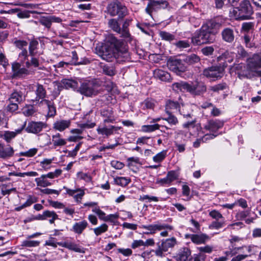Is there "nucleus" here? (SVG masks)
Instances as JSON below:
<instances>
[{
    "mask_svg": "<svg viewBox=\"0 0 261 261\" xmlns=\"http://www.w3.org/2000/svg\"><path fill=\"white\" fill-rule=\"evenodd\" d=\"M18 61L12 63V77L18 79L29 75L32 71V68L39 66V61L37 58L29 59L27 49H23L18 56Z\"/></svg>",
    "mask_w": 261,
    "mask_h": 261,
    "instance_id": "obj_1",
    "label": "nucleus"
},
{
    "mask_svg": "<svg viewBox=\"0 0 261 261\" xmlns=\"http://www.w3.org/2000/svg\"><path fill=\"white\" fill-rule=\"evenodd\" d=\"M108 42L115 48V61L120 63L130 59L128 46L122 40H118L115 36L111 35L109 37Z\"/></svg>",
    "mask_w": 261,
    "mask_h": 261,
    "instance_id": "obj_2",
    "label": "nucleus"
},
{
    "mask_svg": "<svg viewBox=\"0 0 261 261\" xmlns=\"http://www.w3.org/2000/svg\"><path fill=\"white\" fill-rule=\"evenodd\" d=\"M247 63L246 70H242L238 73L240 79H251L253 76L252 72H255L257 69L261 68V54H254L247 59Z\"/></svg>",
    "mask_w": 261,
    "mask_h": 261,
    "instance_id": "obj_3",
    "label": "nucleus"
},
{
    "mask_svg": "<svg viewBox=\"0 0 261 261\" xmlns=\"http://www.w3.org/2000/svg\"><path fill=\"white\" fill-rule=\"evenodd\" d=\"M192 42L194 45H200L203 44L211 43L215 40L214 33L201 28L196 31L192 37Z\"/></svg>",
    "mask_w": 261,
    "mask_h": 261,
    "instance_id": "obj_4",
    "label": "nucleus"
},
{
    "mask_svg": "<svg viewBox=\"0 0 261 261\" xmlns=\"http://www.w3.org/2000/svg\"><path fill=\"white\" fill-rule=\"evenodd\" d=\"M232 13L236 19L245 20L251 18L253 11L250 2L248 0H244L239 7L233 9Z\"/></svg>",
    "mask_w": 261,
    "mask_h": 261,
    "instance_id": "obj_5",
    "label": "nucleus"
},
{
    "mask_svg": "<svg viewBox=\"0 0 261 261\" xmlns=\"http://www.w3.org/2000/svg\"><path fill=\"white\" fill-rule=\"evenodd\" d=\"M107 12L112 17L118 16L119 19H122L127 15L128 10L120 2L115 1L108 5Z\"/></svg>",
    "mask_w": 261,
    "mask_h": 261,
    "instance_id": "obj_6",
    "label": "nucleus"
},
{
    "mask_svg": "<svg viewBox=\"0 0 261 261\" xmlns=\"http://www.w3.org/2000/svg\"><path fill=\"white\" fill-rule=\"evenodd\" d=\"M100 82L97 80L83 83V95L92 96L97 95L101 90Z\"/></svg>",
    "mask_w": 261,
    "mask_h": 261,
    "instance_id": "obj_7",
    "label": "nucleus"
},
{
    "mask_svg": "<svg viewBox=\"0 0 261 261\" xmlns=\"http://www.w3.org/2000/svg\"><path fill=\"white\" fill-rule=\"evenodd\" d=\"M224 68L221 66H212L205 69L203 71V74L206 77L215 81L220 79L223 75Z\"/></svg>",
    "mask_w": 261,
    "mask_h": 261,
    "instance_id": "obj_8",
    "label": "nucleus"
},
{
    "mask_svg": "<svg viewBox=\"0 0 261 261\" xmlns=\"http://www.w3.org/2000/svg\"><path fill=\"white\" fill-rule=\"evenodd\" d=\"M167 64L171 71L177 74L185 72L187 68L184 61L180 59H169L167 61Z\"/></svg>",
    "mask_w": 261,
    "mask_h": 261,
    "instance_id": "obj_9",
    "label": "nucleus"
},
{
    "mask_svg": "<svg viewBox=\"0 0 261 261\" xmlns=\"http://www.w3.org/2000/svg\"><path fill=\"white\" fill-rule=\"evenodd\" d=\"M115 48L107 45L102 46L98 51V54L103 59L108 62L115 61Z\"/></svg>",
    "mask_w": 261,
    "mask_h": 261,
    "instance_id": "obj_10",
    "label": "nucleus"
},
{
    "mask_svg": "<svg viewBox=\"0 0 261 261\" xmlns=\"http://www.w3.org/2000/svg\"><path fill=\"white\" fill-rule=\"evenodd\" d=\"M169 6V3L165 0L156 1L148 4L145 9V12L152 16L153 11H156L161 9H165Z\"/></svg>",
    "mask_w": 261,
    "mask_h": 261,
    "instance_id": "obj_11",
    "label": "nucleus"
},
{
    "mask_svg": "<svg viewBox=\"0 0 261 261\" xmlns=\"http://www.w3.org/2000/svg\"><path fill=\"white\" fill-rule=\"evenodd\" d=\"M206 86L201 82L190 84L189 92L193 95H201L206 91Z\"/></svg>",
    "mask_w": 261,
    "mask_h": 261,
    "instance_id": "obj_12",
    "label": "nucleus"
},
{
    "mask_svg": "<svg viewBox=\"0 0 261 261\" xmlns=\"http://www.w3.org/2000/svg\"><path fill=\"white\" fill-rule=\"evenodd\" d=\"M45 127V124L42 122L31 121L28 123L25 130L27 133L37 134Z\"/></svg>",
    "mask_w": 261,
    "mask_h": 261,
    "instance_id": "obj_13",
    "label": "nucleus"
},
{
    "mask_svg": "<svg viewBox=\"0 0 261 261\" xmlns=\"http://www.w3.org/2000/svg\"><path fill=\"white\" fill-rule=\"evenodd\" d=\"M224 125L223 121L219 120H209L204 125V128L212 132H216L222 128Z\"/></svg>",
    "mask_w": 261,
    "mask_h": 261,
    "instance_id": "obj_14",
    "label": "nucleus"
},
{
    "mask_svg": "<svg viewBox=\"0 0 261 261\" xmlns=\"http://www.w3.org/2000/svg\"><path fill=\"white\" fill-rule=\"evenodd\" d=\"M35 93L36 97L33 101L36 103L42 104L40 103V101L42 100H45L44 98L46 96V91L45 89L44 88L43 85L37 84L36 86V89L35 90Z\"/></svg>",
    "mask_w": 261,
    "mask_h": 261,
    "instance_id": "obj_15",
    "label": "nucleus"
},
{
    "mask_svg": "<svg viewBox=\"0 0 261 261\" xmlns=\"http://www.w3.org/2000/svg\"><path fill=\"white\" fill-rule=\"evenodd\" d=\"M100 114L102 117L105 118L103 123H113L115 121V118L114 116L113 109L111 108H107L101 110Z\"/></svg>",
    "mask_w": 261,
    "mask_h": 261,
    "instance_id": "obj_16",
    "label": "nucleus"
},
{
    "mask_svg": "<svg viewBox=\"0 0 261 261\" xmlns=\"http://www.w3.org/2000/svg\"><path fill=\"white\" fill-rule=\"evenodd\" d=\"M222 39L226 42L231 43L234 40V33L232 29L226 28L221 32Z\"/></svg>",
    "mask_w": 261,
    "mask_h": 261,
    "instance_id": "obj_17",
    "label": "nucleus"
},
{
    "mask_svg": "<svg viewBox=\"0 0 261 261\" xmlns=\"http://www.w3.org/2000/svg\"><path fill=\"white\" fill-rule=\"evenodd\" d=\"M120 128V127L115 126L113 125H110L108 127L105 125V124H104V125L102 127H98L97 129V131L99 134L106 135L107 137H108L113 134L114 131H117Z\"/></svg>",
    "mask_w": 261,
    "mask_h": 261,
    "instance_id": "obj_18",
    "label": "nucleus"
},
{
    "mask_svg": "<svg viewBox=\"0 0 261 261\" xmlns=\"http://www.w3.org/2000/svg\"><path fill=\"white\" fill-rule=\"evenodd\" d=\"M14 153V150L11 146L5 147L4 144L0 142V158H9L13 155Z\"/></svg>",
    "mask_w": 261,
    "mask_h": 261,
    "instance_id": "obj_19",
    "label": "nucleus"
},
{
    "mask_svg": "<svg viewBox=\"0 0 261 261\" xmlns=\"http://www.w3.org/2000/svg\"><path fill=\"white\" fill-rule=\"evenodd\" d=\"M191 250L187 247H184L180 249L176 256L177 261H190Z\"/></svg>",
    "mask_w": 261,
    "mask_h": 261,
    "instance_id": "obj_20",
    "label": "nucleus"
},
{
    "mask_svg": "<svg viewBox=\"0 0 261 261\" xmlns=\"http://www.w3.org/2000/svg\"><path fill=\"white\" fill-rule=\"evenodd\" d=\"M70 124V120L60 119L54 122L53 124V128L57 130L63 132L68 128Z\"/></svg>",
    "mask_w": 261,
    "mask_h": 261,
    "instance_id": "obj_21",
    "label": "nucleus"
},
{
    "mask_svg": "<svg viewBox=\"0 0 261 261\" xmlns=\"http://www.w3.org/2000/svg\"><path fill=\"white\" fill-rule=\"evenodd\" d=\"M17 12V16L20 18H28L30 17L31 12L28 10H24L22 11H19L18 9H12L8 10V11L5 10H1V14L8 13L13 14ZM32 13H34V12H31Z\"/></svg>",
    "mask_w": 261,
    "mask_h": 261,
    "instance_id": "obj_22",
    "label": "nucleus"
},
{
    "mask_svg": "<svg viewBox=\"0 0 261 261\" xmlns=\"http://www.w3.org/2000/svg\"><path fill=\"white\" fill-rule=\"evenodd\" d=\"M189 87L190 84L183 81L174 83L172 85L173 90L177 92L185 91L189 92Z\"/></svg>",
    "mask_w": 261,
    "mask_h": 261,
    "instance_id": "obj_23",
    "label": "nucleus"
},
{
    "mask_svg": "<svg viewBox=\"0 0 261 261\" xmlns=\"http://www.w3.org/2000/svg\"><path fill=\"white\" fill-rule=\"evenodd\" d=\"M64 189H66V193L71 196H72L74 200L80 203L82 201V190L80 188H75L74 189H69L65 187Z\"/></svg>",
    "mask_w": 261,
    "mask_h": 261,
    "instance_id": "obj_24",
    "label": "nucleus"
},
{
    "mask_svg": "<svg viewBox=\"0 0 261 261\" xmlns=\"http://www.w3.org/2000/svg\"><path fill=\"white\" fill-rule=\"evenodd\" d=\"M220 26V24L217 22L215 20L211 19L208 20L202 25V28L207 31L212 32V33H214V35L216 33L215 30Z\"/></svg>",
    "mask_w": 261,
    "mask_h": 261,
    "instance_id": "obj_25",
    "label": "nucleus"
},
{
    "mask_svg": "<svg viewBox=\"0 0 261 261\" xmlns=\"http://www.w3.org/2000/svg\"><path fill=\"white\" fill-rule=\"evenodd\" d=\"M24 124H25V123ZM24 125H23L21 128L16 129L15 131H5L3 135L4 139L7 143L10 142L17 135L21 133L24 128Z\"/></svg>",
    "mask_w": 261,
    "mask_h": 261,
    "instance_id": "obj_26",
    "label": "nucleus"
},
{
    "mask_svg": "<svg viewBox=\"0 0 261 261\" xmlns=\"http://www.w3.org/2000/svg\"><path fill=\"white\" fill-rule=\"evenodd\" d=\"M154 75L160 80L164 82H171V78L169 73L161 69H156L154 71Z\"/></svg>",
    "mask_w": 261,
    "mask_h": 261,
    "instance_id": "obj_27",
    "label": "nucleus"
},
{
    "mask_svg": "<svg viewBox=\"0 0 261 261\" xmlns=\"http://www.w3.org/2000/svg\"><path fill=\"white\" fill-rule=\"evenodd\" d=\"M61 87L65 89L72 88L75 90L77 88L78 83L76 81L71 79H62L60 83Z\"/></svg>",
    "mask_w": 261,
    "mask_h": 261,
    "instance_id": "obj_28",
    "label": "nucleus"
},
{
    "mask_svg": "<svg viewBox=\"0 0 261 261\" xmlns=\"http://www.w3.org/2000/svg\"><path fill=\"white\" fill-rule=\"evenodd\" d=\"M178 112L186 120L192 119L193 116L192 110L189 106L182 105L179 108Z\"/></svg>",
    "mask_w": 261,
    "mask_h": 261,
    "instance_id": "obj_29",
    "label": "nucleus"
},
{
    "mask_svg": "<svg viewBox=\"0 0 261 261\" xmlns=\"http://www.w3.org/2000/svg\"><path fill=\"white\" fill-rule=\"evenodd\" d=\"M190 239L193 243L200 244L204 243L206 240L208 239V237L204 233L201 234H192V235H190Z\"/></svg>",
    "mask_w": 261,
    "mask_h": 261,
    "instance_id": "obj_30",
    "label": "nucleus"
},
{
    "mask_svg": "<svg viewBox=\"0 0 261 261\" xmlns=\"http://www.w3.org/2000/svg\"><path fill=\"white\" fill-rule=\"evenodd\" d=\"M24 100L21 92L14 91L13 92L9 98L10 102H15L19 104Z\"/></svg>",
    "mask_w": 261,
    "mask_h": 261,
    "instance_id": "obj_31",
    "label": "nucleus"
},
{
    "mask_svg": "<svg viewBox=\"0 0 261 261\" xmlns=\"http://www.w3.org/2000/svg\"><path fill=\"white\" fill-rule=\"evenodd\" d=\"M167 251L169 249L172 248L176 244V240L175 238L172 237L170 239L162 240L161 242Z\"/></svg>",
    "mask_w": 261,
    "mask_h": 261,
    "instance_id": "obj_32",
    "label": "nucleus"
},
{
    "mask_svg": "<svg viewBox=\"0 0 261 261\" xmlns=\"http://www.w3.org/2000/svg\"><path fill=\"white\" fill-rule=\"evenodd\" d=\"M141 228L146 229L149 231V232H144L145 234L154 233L156 230H161L163 229V227L161 226L160 225H142L140 226Z\"/></svg>",
    "mask_w": 261,
    "mask_h": 261,
    "instance_id": "obj_33",
    "label": "nucleus"
},
{
    "mask_svg": "<svg viewBox=\"0 0 261 261\" xmlns=\"http://www.w3.org/2000/svg\"><path fill=\"white\" fill-rule=\"evenodd\" d=\"M40 103H44L48 107V116L53 117L56 114V109L54 106L53 102L48 100H42L40 101Z\"/></svg>",
    "mask_w": 261,
    "mask_h": 261,
    "instance_id": "obj_34",
    "label": "nucleus"
},
{
    "mask_svg": "<svg viewBox=\"0 0 261 261\" xmlns=\"http://www.w3.org/2000/svg\"><path fill=\"white\" fill-rule=\"evenodd\" d=\"M108 24L109 27L114 31L118 33H121V28L117 19L114 18L110 19L109 20Z\"/></svg>",
    "mask_w": 261,
    "mask_h": 261,
    "instance_id": "obj_35",
    "label": "nucleus"
},
{
    "mask_svg": "<svg viewBox=\"0 0 261 261\" xmlns=\"http://www.w3.org/2000/svg\"><path fill=\"white\" fill-rule=\"evenodd\" d=\"M53 142L54 146H61L66 143L65 140L61 138V135L59 133L53 136Z\"/></svg>",
    "mask_w": 261,
    "mask_h": 261,
    "instance_id": "obj_36",
    "label": "nucleus"
},
{
    "mask_svg": "<svg viewBox=\"0 0 261 261\" xmlns=\"http://www.w3.org/2000/svg\"><path fill=\"white\" fill-rule=\"evenodd\" d=\"M46 178H47L42 174L40 177L36 178L35 181L38 186L46 187L51 185V182L48 181Z\"/></svg>",
    "mask_w": 261,
    "mask_h": 261,
    "instance_id": "obj_37",
    "label": "nucleus"
},
{
    "mask_svg": "<svg viewBox=\"0 0 261 261\" xmlns=\"http://www.w3.org/2000/svg\"><path fill=\"white\" fill-rule=\"evenodd\" d=\"M157 248L155 250H152L154 252L155 255L159 257L162 258L165 256L164 253L167 252L164 246L161 242L156 243Z\"/></svg>",
    "mask_w": 261,
    "mask_h": 261,
    "instance_id": "obj_38",
    "label": "nucleus"
},
{
    "mask_svg": "<svg viewBox=\"0 0 261 261\" xmlns=\"http://www.w3.org/2000/svg\"><path fill=\"white\" fill-rule=\"evenodd\" d=\"M180 107V106L177 101H174L173 100L169 99L167 100L166 103L165 111L166 112H167V111H170V110L174 109H178V110Z\"/></svg>",
    "mask_w": 261,
    "mask_h": 261,
    "instance_id": "obj_39",
    "label": "nucleus"
},
{
    "mask_svg": "<svg viewBox=\"0 0 261 261\" xmlns=\"http://www.w3.org/2000/svg\"><path fill=\"white\" fill-rule=\"evenodd\" d=\"M167 117L163 118V120L167 121L170 125H175L178 123L177 117L173 115L170 111H167Z\"/></svg>",
    "mask_w": 261,
    "mask_h": 261,
    "instance_id": "obj_40",
    "label": "nucleus"
},
{
    "mask_svg": "<svg viewBox=\"0 0 261 261\" xmlns=\"http://www.w3.org/2000/svg\"><path fill=\"white\" fill-rule=\"evenodd\" d=\"M38 44V42L37 40H32L30 42L29 47V54L28 55L31 56V58H36L35 57L36 55L35 50L37 49Z\"/></svg>",
    "mask_w": 261,
    "mask_h": 261,
    "instance_id": "obj_41",
    "label": "nucleus"
},
{
    "mask_svg": "<svg viewBox=\"0 0 261 261\" xmlns=\"http://www.w3.org/2000/svg\"><path fill=\"white\" fill-rule=\"evenodd\" d=\"M200 60V58L197 55L192 54L187 56L184 61L185 63H186L189 64H193L199 62Z\"/></svg>",
    "mask_w": 261,
    "mask_h": 261,
    "instance_id": "obj_42",
    "label": "nucleus"
},
{
    "mask_svg": "<svg viewBox=\"0 0 261 261\" xmlns=\"http://www.w3.org/2000/svg\"><path fill=\"white\" fill-rule=\"evenodd\" d=\"M71 133L73 134L68 138V141L70 142H76L81 139V131L79 129H73L71 130Z\"/></svg>",
    "mask_w": 261,
    "mask_h": 261,
    "instance_id": "obj_43",
    "label": "nucleus"
},
{
    "mask_svg": "<svg viewBox=\"0 0 261 261\" xmlns=\"http://www.w3.org/2000/svg\"><path fill=\"white\" fill-rule=\"evenodd\" d=\"M160 37L162 40L171 42L175 39V35L166 31H160Z\"/></svg>",
    "mask_w": 261,
    "mask_h": 261,
    "instance_id": "obj_44",
    "label": "nucleus"
},
{
    "mask_svg": "<svg viewBox=\"0 0 261 261\" xmlns=\"http://www.w3.org/2000/svg\"><path fill=\"white\" fill-rule=\"evenodd\" d=\"M234 54L231 52H229L228 50L225 51L218 58L219 60H225L229 63H231L233 61Z\"/></svg>",
    "mask_w": 261,
    "mask_h": 261,
    "instance_id": "obj_45",
    "label": "nucleus"
},
{
    "mask_svg": "<svg viewBox=\"0 0 261 261\" xmlns=\"http://www.w3.org/2000/svg\"><path fill=\"white\" fill-rule=\"evenodd\" d=\"M115 182L122 187L126 186L130 181V179L124 177H117L114 179Z\"/></svg>",
    "mask_w": 261,
    "mask_h": 261,
    "instance_id": "obj_46",
    "label": "nucleus"
},
{
    "mask_svg": "<svg viewBox=\"0 0 261 261\" xmlns=\"http://www.w3.org/2000/svg\"><path fill=\"white\" fill-rule=\"evenodd\" d=\"M160 128V125L154 124L152 125H144L142 127V129L144 132H152Z\"/></svg>",
    "mask_w": 261,
    "mask_h": 261,
    "instance_id": "obj_47",
    "label": "nucleus"
},
{
    "mask_svg": "<svg viewBox=\"0 0 261 261\" xmlns=\"http://www.w3.org/2000/svg\"><path fill=\"white\" fill-rule=\"evenodd\" d=\"M225 224L224 221L215 220L213 221L209 225V228L211 229H218L223 227Z\"/></svg>",
    "mask_w": 261,
    "mask_h": 261,
    "instance_id": "obj_48",
    "label": "nucleus"
},
{
    "mask_svg": "<svg viewBox=\"0 0 261 261\" xmlns=\"http://www.w3.org/2000/svg\"><path fill=\"white\" fill-rule=\"evenodd\" d=\"M40 242L38 241L24 240L22 241L21 246L27 247H37L39 245Z\"/></svg>",
    "mask_w": 261,
    "mask_h": 261,
    "instance_id": "obj_49",
    "label": "nucleus"
},
{
    "mask_svg": "<svg viewBox=\"0 0 261 261\" xmlns=\"http://www.w3.org/2000/svg\"><path fill=\"white\" fill-rule=\"evenodd\" d=\"M64 246L68 248L69 249L73 250L76 252H81V248L80 246L72 242H65Z\"/></svg>",
    "mask_w": 261,
    "mask_h": 261,
    "instance_id": "obj_50",
    "label": "nucleus"
},
{
    "mask_svg": "<svg viewBox=\"0 0 261 261\" xmlns=\"http://www.w3.org/2000/svg\"><path fill=\"white\" fill-rule=\"evenodd\" d=\"M108 226L106 224H102L100 226L95 228L94 229V232L95 234L98 236L103 232L107 231Z\"/></svg>",
    "mask_w": 261,
    "mask_h": 261,
    "instance_id": "obj_51",
    "label": "nucleus"
},
{
    "mask_svg": "<svg viewBox=\"0 0 261 261\" xmlns=\"http://www.w3.org/2000/svg\"><path fill=\"white\" fill-rule=\"evenodd\" d=\"M166 155V151L164 150L162 151L154 156L153 158V160L154 162L160 163L165 158Z\"/></svg>",
    "mask_w": 261,
    "mask_h": 261,
    "instance_id": "obj_52",
    "label": "nucleus"
},
{
    "mask_svg": "<svg viewBox=\"0 0 261 261\" xmlns=\"http://www.w3.org/2000/svg\"><path fill=\"white\" fill-rule=\"evenodd\" d=\"M62 171L61 169H56L54 172H50L46 174L43 175L45 176L46 178L53 179L60 175L62 173Z\"/></svg>",
    "mask_w": 261,
    "mask_h": 261,
    "instance_id": "obj_53",
    "label": "nucleus"
},
{
    "mask_svg": "<svg viewBox=\"0 0 261 261\" xmlns=\"http://www.w3.org/2000/svg\"><path fill=\"white\" fill-rule=\"evenodd\" d=\"M201 53L206 56H210L213 55L214 48L212 46H205L201 49Z\"/></svg>",
    "mask_w": 261,
    "mask_h": 261,
    "instance_id": "obj_54",
    "label": "nucleus"
},
{
    "mask_svg": "<svg viewBox=\"0 0 261 261\" xmlns=\"http://www.w3.org/2000/svg\"><path fill=\"white\" fill-rule=\"evenodd\" d=\"M14 44L18 48L21 49H26L24 47H26L28 45V42L26 41L22 40H16L14 41Z\"/></svg>",
    "mask_w": 261,
    "mask_h": 261,
    "instance_id": "obj_55",
    "label": "nucleus"
},
{
    "mask_svg": "<svg viewBox=\"0 0 261 261\" xmlns=\"http://www.w3.org/2000/svg\"><path fill=\"white\" fill-rule=\"evenodd\" d=\"M40 22L42 25L45 26L48 29L50 28L51 25L49 16L42 17L40 19Z\"/></svg>",
    "mask_w": 261,
    "mask_h": 261,
    "instance_id": "obj_56",
    "label": "nucleus"
},
{
    "mask_svg": "<svg viewBox=\"0 0 261 261\" xmlns=\"http://www.w3.org/2000/svg\"><path fill=\"white\" fill-rule=\"evenodd\" d=\"M103 72L109 76H113L115 74V71L114 68L112 66H109L105 65L103 67Z\"/></svg>",
    "mask_w": 261,
    "mask_h": 261,
    "instance_id": "obj_57",
    "label": "nucleus"
},
{
    "mask_svg": "<svg viewBox=\"0 0 261 261\" xmlns=\"http://www.w3.org/2000/svg\"><path fill=\"white\" fill-rule=\"evenodd\" d=\"M226 87V84L224 83H222L213 86H211L210 87V90L214 92H218L220 90L225 89Z\"/></svg>",
    "mask_w": 261,
    "mask_h": 261,
    "instance_id": "obj_58",
    "label": "nucleus"
},
{
    "mask_svg": "<svg viewBox=\"0 0 261 261\" xmlns=\"http://www.w3.org/2000/svg\"><path fill=\"white\" fill-rule=\"evenodd\" d=\"M37 151L38 149L36 148H31L27 151L21 152V155L27 157H32L37 153Z\"/></svg>",
    "mask_w": 261,
    "mask_h": 261,
    "instance_id": "obj_59",
    "label": "nucleus"
},
{
    "mask_svg": "<svg viewBox=\"0 0 261 261\" xmlns=\"http://www.w3.org/2000/svg\"><path fill=\"white\" fill-rule=\"evenodd\" d=\"M175 45L179 48H186L190 47V43L188 41L181 40L176 42Z\"/></svg>",
    "mask_w": 261,
    "mask_h": 261,
    "instance_id": "obj_60",
    "label": "nucleus"
},
{
    "mask_svg": "<svg viewBox=\"0 0 261 261\" xmlns=\"http://www.w3.org/2000/svg\"><path fill=\"white\" fill-rule=\"evenodd\" d=\"M209 215L215 219L216 220H218L219 219H222L223 218L222 215L218 211L213 210L209 213Z\"/></svg>",
    "mask_w": 261,
    "mask_h": 261,
    "instance_id": "obj_61",
    "label": "nucleus"
},
{
    "mask_svg": "<svg viewBox=\"0 0 261 261\" xmlns=\"http://www.w3.org/2000/svg\"><path fill=\"white\" fill-rule=\"evenodd\" d=\"M198 250L199 251L200 253H211L213 250V248L209 245H206L203 247H199L197 248Z\"/></svg>",
    "mask_w": 261,
    "mask_h": 261,
    "instance_id": "obj_62",
    "label": "nucleus"
},
{
    "mask_svg": "<svg viewBox=\"0 0 261 261\" xmlns=\"http://www.w3.org/2000/svg\"><path fill=\"white\" fill-rule=\"evenodd\" d=\"M167 176L170 183L178 178V175L175 171H170L168 172Z\"/></svg>",
    "mask_w": 261,
    "mask_h": 261,
    "instance_id": "obj_63",
    "label": "nucleus"
},
{
    "mask_svg": "<svg viewBox=\"0 0 261 261\" xmlns=\"http://www.w3.org/2000/svg\"><path fill=\"white\" fill-rule=\"evenodd\" d=\"M35 112L33 107H27L22 110V113L25 116H32Z\"/></svg>",
    "mask_w": 261,
    "mask_h": 261,
    "instance_id": "obj_64",
    "label": "nucleus"
}]
</instances>
